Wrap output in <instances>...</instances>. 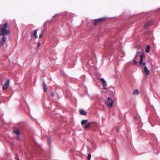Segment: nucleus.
Returning a JSON list of instances; mask_svg holds the SVG:
<instances>
[{"instance_id": "4be33fe9", "label": "nucleus", "mask_w": 160, "mask_h": 160, "mask_svg": "<svg viewBox=\"0 0 160 160\" xmlns=\"http://www.w3.org/2000/svg\"><path fill=\"white\" fill-rule=\"evenodd\" d=\"M42 36V34H40L39 35V38H41Z\"/></svg>"}, {"instance_id": "b1692460", "label": "nucleus", "mask_w": 160, "mask_h": 160, "mask_svg": "<svg viewBox=\"0 0 160 160\" xmlns=\"http://www.w3.org/2000/svg\"><path fill=\"white\" fill-rule=\"evenodd\" d=\"M18 160H20L19 158H18Z\"/></svg>"}, {"instance_id": "f03ea898", "label": "nucleus", "mask_w": 160, "mask_h": 160, "mask_svg": "<svg viewBox=\"0 0 160 160\" xmlns=\"http://www.w3.org/2000/svg\"><path fill=\"white\" fill-rule=\"evenodd\" d=\"M144 56L143 54H142L140 56V60L139 62V64L142 66H144V72L147 75H149L150 74V71L148 69L146 66V63L145 62H143V58Z\"/></svg>"}, {"instance_id": "6e6552de", "label": "nucleus", "mask_w": 160, "mask_h": 160, "mask_svg": "<svg viewBox=\"0 0 160 160\" xmlns=\"http://www.w3.org/2000/svg\"><path fill=\"white\" fill-rule=\"evenodd\" d=\"M100 80L102 82V85L103 86V89H106V86H107V83L106 81L103 78H100Z\"/></svg>"}, {"instance_id": "2eb2a0df", "label": "nucleus", "mask_w": 160, "mask_h": 160, "mask_svg": "<svg viewBox=\"0 0 160 160\" xmlns=\"http://www.w3.org/2000/svg\"><path fill=\"white\" fill-rule=\"evenodd\" d=\"M133 93L134 94L138 95L139 94V92L138 90L135 89L133 92Z\"/></svg>"}, {"instance_id": "aec40b11", "label": "nucleus", "mask_w": 160, "mask_h": 160, "mask_svg": "<svg viewBox=\"0 0 160 160\" xmlns=\"http://www.w3.org/2000/svg\"><path fill=\"white\" fill-rule=\"evenodd\" d=\"M17 138L19 140H20V137L19 136H18L17 137Z\"/></svg>"}, {"instance_id": "393cba45", "label": "nucleus", "mask_w": 160, "mask_h": 160, "mask_svg": "<svg viewBox=\"0 0 160 160\" xmlns=\"http://www.w3.org/2000/svg\"><path fill=\"white\" fill-rule=\"evenodd\" d=\"M154 153H156V152H155V151H154Z\"/></svg>"}, {"instance_id": "1a4fd4ad", "label": "nucleus", "mask_w": 160, "mask_h": 160, "mask_svg": "<svg viewBox=\"0 0 160 160\" xmlns=\"http://www.w3.org/2000/svg\"><path fill=\"white\" fill-rule=\"evenodd\" d=\"M152 24V22L150 21L146 22L145 24V28H148L150 25H151Z\"/></svg>"}, {"instance_id": "dca6fc26", "label": "nucleus", "mask_w": 160, "mask_h": 160, "mask_svg": "<svg viewBox=\"0 0 160 160\" xmlns=\"http://www.w3.org/2000/svg\"><path fill=\"white\" fill-rule=\"evenodd\" d=\"M91 157V155L90 153H89L88 156V160H90Z\"/></svg>"}, {"instance_id": "423d86ee", "label": "nucleus", "mask_w": 160, "mask_h": 160, "mask_svg": "<svg viewBox=\"0 0 160 160\" xmlns=\"http://www.w3.org/2000/svg\"><path fill=\"white\" fill-rule=\"evenodd\" d=\"M9 80H7L3 86H2V89L3 90H5L7 89L9 86Z\"/></svg>"}, {"instance_id": "f8f14e48", "label": "nucleus", "mask_w": 160, "mask_h": 160, "mask_svg": "<svg viewBox=\"0 0 160 160\" xmlns=\"http://www.w3.org/2000/svg\"><path fill=\"white\" fill-rule=\"evenodd\" d=\"M38 31V29H36L35 30H34L33 32V35L35 38H38V36H37V34Z\"/></svg>"}, {"instance_id": "0eeeda50", "label": "nucleus", "mask_w": 160, "mask_h": 160, "mask_svg": "<svg viewBox=\"0 0 160 160\" xmlns=\"http://www.w3.org/2000/svg\"><path fill=\"white\" fill-rule=\"evenodd\" d=\"M140 54V52H137L136 53V56H135L134 59L133 60V64L134 65H136L137 63V62L136 61V59L138 57Z\"/></svg>"}, {"instance_id": "f257e3e1", "label": "nucleus", "mask_w": 160, "mask_h": 160, "mask_svg": "<svg viewBox=\"0 0 160 160\" xmlns=\"http://www.w3.org/2000/svg\"><path fill=\"white\" fill-rule=\"evenodd\" d=\"M8 26L7 22L0 25V36H3L2 39L0 40V46H2L6 43L7 37L5 36L9 34L10 32V30L7 29Z\"/></svg>"}, {"instance_id": "20e7f679", "label": "nucleus", "mask_w": 160, "mask_h": 160, "mask_svg": "<svg viewBox=\"0 0 160 160\" xmlns=\"http://www.w3.org/2000/svg\"><path fill=\"white\" fill-rule=\"evenodd\" d=\"M88 121V120H82L81 122V124L86 129H89L91 124V122H87Z\"/></svg>"}, {"instance_id": "7ed1b4c3", "label": "nucleus", "mask_w": 160, "mask_h": 160, "mask_svg": "<svg viewBox=\"0 0 160 160\" xmlns=\"http://www.w3.org/2000/svg\"><path fill=\"white\" fill-rule=\"evenodd\" d=\"M113 101L110 97H108L105 100V103L107 107L110 108H112L113 107Z\"/></svg>"}, {"instance_id": "39448f33", "label": "nucleus", "mask_w": 160, "mask_h": 160, "mask_svg": "<svg viewBox=\"0 0 160 160\" xmlns=\"http://www.w3.org/2000/svg\"><path fill=\"white\" fill-rule=\"evenodd\" d=\"M105 18H99L98 19H96L94 20V24L95 26L97 25L98 24H99L102 22H103L105 20Z\"/></svg>"}, {"instance_id": "6ab92c4d", "label": "nucleus", "mask_w": 160, "mask_h": 160, "mask_svg": "<svg viewBox=\"0 0 160 160\" xmlns=\"http://www.w3.org/2000/svg\"><path fill=\"white\" fill-rule=\"evenodd\" d=\"M54 92H51V95L52 96V97H53V96H54Z\"/></svg>"}, {"instance_id": "9d476101", "label": "nucleus", "mask_w": 160, "mask_h": 160, "mask_svg": "<svg viewBox=\"0 0 160 160\" xmlns=\"http://www.w3.org/2000/svg\"><path fill=\"white\" fill-rule=\"evenodd\" d=\"M80 113L82 115H86L87 113L83 109H80L79 110Z\"/></svg>"}, {"instance_id": "ddd939ff", "label": "nucleus", "mask_w": 160, "mask_h": 160, "mask_svg": "<svg viewBox=\"0 0 160 160\" xmlns=\"http://www.w3.org/2000/svg\"><path fill=\"white\" fill-rule=\"evenodd\" d=\"M150 45H148L147 46L146 48V52L147 53H148L150 50Z\"/></svg>"}, {"instance_id": "a211bd4d", "label": "nucleus", "mask_w": 160, "mask_h": 160, "mask_svg": "<svg viewBox=\"0 0 160 160\" xmlns=\"http://www.w3.org/2000/svg\"><path fill=\"white\" fill-rule=\"evenodd\" d=\"M41 45V43L40 42L38 43L37 44V48H38Z\"/></svg>"}, {"instance_id": "f3484780", "label": "nucleus", "mask_w": 160, "mask_h": 160, "mask_svg": "<svg viewBox=\"0 0 160 160\" xmlns=\"http://www.w3.org/2000/svg\"><path fill=\"white\" fill-rule=\"evenodd\" d=\"M48 143L49 145H50V144L52 142V141H51V139L50 138H48Z\"/></svg>"}, {"instance_id": "412c9836", "label": "nucleus", "mask_w": 160, "mask_h": 160, "mask_svg": "<svg viewBox=\"0 0 160 160\" xmlns=\"http://www.w3.org/2000/svg\"><path fill=\"white\" fill-rule=\"evenodd\" d=\"M18 158H19L18 156V155H16V159L18 160Z\"/></svg>"}, {"instance_id": "5701e85b", "label": "nucleus", "mask_w": 160, "mask_h": 160, "mask_svg": "<svg viewBox=\"0 0 160 160\" xmlns=\"http://www.w3.org/2000/svg\"><path fill=\"white\" fill-rule=\"evenodd\" d=\"M57 14H56L54 15V16L53 17V18L55 17H56V16H57Z\"/></svg>"}, {"instance_id": "4468645a", "label": "nucleus", "mask_w": 160, "mask_h": 160, "mask_svg": "<svg viewBox=\"0 0 160 160\" xmlns=\"http://www.w3.org/2000/svg\"><path fill=\"white\" fill-rule=\"evenodd\" d=\"M13 132L17 135H20V132L19 130H13Z\"/></svg>"}, {"instance_id": "9b49d317", "label": "nucleus", "mask_w": 160, "mask_h": 160, "mask_svg": "<svg viewBox=\"0 0 160 160\" xmlns=\"http://www.w3.org/2000/svg\"><path fill=\"white\" fill-rule=\"evenodd\" d=\"M43 86L44 91L45 92H46L47 91V86L45 83L44 81H43Z\"/></svg>"}]
</instances>
